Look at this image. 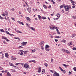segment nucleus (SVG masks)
Instances as JSON below:
<instances>
[{
    "label": "nucleus",
    "mask_w": 76,
    "mask_h": 76,
    "mask_svg": "<svg viewBox=\"0 0 76 76\" xmlns=\"http://www.w3.org/2000/svg\"><path fill=\"white\" fill-rule=\"evenodd\" d=\"M72 50H76V48H72Z\"/></svg>",
    "instance_id": "3c124183"
},
{
    "label": "nucleus",
    "mask_w": 76,
    "mask_h": 76,
    "mask_svg": "<svg viewBox=\"0 0 76 76\" xmlns=\"http://www.w3.org/2000/svg\"><path fill=\"white\" fill-rule=\"evenodd\" d=\"M27 10L29 13H31V8L29 7H28L27 9Z\"/></svg>",
    "instance_id": "f8f14e48"
},
{
    "label": "nucleus",
    "mask_w": 76,
    "mask_h": 76,
    "mask_svg": "<svg viewBox=\"0 0 76 76\" xmlns=\"http://www.w3.org/2000/svg\"><path fill=\"white\" fill-rule=\"evenodd\" d=\"M43 6L45 9H47V6H46V5H43Z\"/></svg>",
    "instance_id": "b1692460"
},
{
    "label": "nucleus",
    "mask_w": 76,
    "mask_h": 76,
    "mask_svg": "<svg viewBox=\"0 0 76 76\" xmlns=\"http://www.w3.org/2000/svg\"><path fill=\"white\" fill-rule=\"evenodd\" d=\"M27 42H23L21 43L22 45H26L27 44Z\"/></svg>",
    "instance_id": "dca6fc26"
},
{
    "label": "nucleus",
    "mask_w": 76,
    "mask_h": 76,
    "mask_svg": "<svg viewBox=\"0 0 76 76\" xmlns=\"http://www.w3.org/2000/svg\"><path fill=\"white\" fill-rule=\"evenodd\" d=\"M0 19H3V18L1 17V16H0Z\"/></svg>",
    "instance_id": "8fccbe9b"
},
{
    "label": "nucleus",
    "mask_w": 76,
    "mask_h": 76,
    "mask_svg": "<svg viewBox=\"0 0 76 76\" xmlns=\"http://www.w3.org/2000/svg\"><path fill=\"white\" fill-rule=\"evenodd\" d=\"M7 75V76H11L12 75L11 74L9 73V72H8Z\"/></svg>",
    "instance_id": "a211bd4d"
},
{
    "label": "nucleus",
    "mask_w": 76,
    "mask_h": 76,
    "mask_svg": "<svg viewBox=\"0 0 76 76\" xmlns=\"http://www.w3.org/2000/svg\"><path fill=\"white\" fill-rule=\"evenodd\" d=\"M2 15L3 16H6V14L5 13H4L2 14Z\"/></svg>",
    "instance_id": "ea45409f"
},
{
    "label": "nucleus",
    "mask_w": 76,
    "mask_h": 76,
    "mask_svg": "<svg viewBox=\"0 0 76 76\" xmlns=\"http://www.w3.org/2000/svg\"><path fill=\"white\" fill-rule=\"evenodd\" d=\"M45 66H46V67H47V66H48V64H47V63H45L44 64Z\"/></svg>",
    "instance_id": "f704fd0d"
},
{
    "label": "nucleus",
    "mask_w": 76,
    "mask_h": 76,
    "mask_svg": "<svg viewBox=\"0 0 76 76\" xmlns=\"http://www.w3.org/2000/svg\"><path fill=\"white\" fill-rule=\"evenodd\" d=\"M45 69L42 70V74H44L45 73Z\"/></svg>",
    "instance_id": "6ab92c4d"
},
{
    "label": "nucleus",
    "mask_w": 76,
    "mask_h": 76,
    "mask_svg": "<svg viewBox=\"0 0 76 76\" xmlns=\"http://www.w3.org/2000/svg\"><path fill=\"white\" fill-rule=\"evenodd\" d=\"M61 51H64V52L65 51V49H61Z\"/></svg>",
    "instance_id": "a19ab883"
},
{
    "label": "nucleus",
    "mask_w": 76,
    "mask_h": 76,
    "mask_svg": "<svg viewBox=\"0 0 76 76\" xmlns=\"http://www.w3.org/2000/svg\"><path fill=\"white\" fill-rule=\"evenodd\" d=\"M56 31L58 34H60V32L58 31V29H57V30Z\"/></svg>",
    "instance_id": "a878e982"
},
{
    "label": "nucleus",
    "mask_w": 76,
    "mask_h": 76,
    "mask_svg": "<svg viewBox=\"0 0 76 76\" xmlns=\"http://www.w3.org/2000/svg\"><path fill=\"white\" fill-rule=\"evenodd\" d=\"M39 69L38 70V73H41V67L40 66H39Z\"/></svg>",
    "instance_id": "9b49d317"
},
{
    "label": "nucleus",
    "mask_w": 76,
    "mask_h": 76,
    "mask_svg": "<svg viewBox=\"0 0 76 76\" xmlns=\"http://www.w3.org/2000/svg\"><path fill=\"white\" fill-rule=\"evenodd\" d=\"M3 43H4V44H5L7 43L4 41H3Z\"/></svg>",
    "instance_id": "338daca9"
},
{
    "label": "nucleus",
    "mask_w": 76,
    "mask_h": 76,
    "mask_svg": "<svg viewBox=\"0 0 76 76\" xmlns=\"http://www.w3.org/2000/svg\"><path fill=\"white\" fill-rule=\"evenodd\" d=\"M62 65H63V66H66V67H69V65H66L64 64H62Z\"/></svg>",
    "instance_id": "72a5a7b5"
},
{
    "label": "nucleus",
    "mask_w": 76,
    "mask_h": 76,
    "mask_svg": "<svg viewBox=\"0 0 76 76\" xmlns=\"http://www.w3.org/2000/svg\"><path fill=\"white\" fill-rule=\"evenodd\" d=\"M2 38L3 39H5L7 41H9V40L7 39V38L6 37H3V36H2Z\"/></svg>",
    "instance_id": "0eeeda50"
},
{
    "label": "nucleus",
    "mask_w": 76,
    "mask_h": 76,
    "mask_svg": "<svg viewBox=\"0 0 76 76\" xmlns=\"http://www.w3.org/2000/svg\"><path fill=\"white\" fill-rule=\"evenodd\" d=\"M69 9H70L71 7V6L69 5L68 7H67Z\"/></svg>",
    "instance_id": "4d7b16f0"
},
{
    "label": "nucleus",
    "mask_w": 76,
    "mask_h": 76,
    "mask_svg": "<svg viewBox=\"0 0 76 76\" xmlns=\"http://www.w3.org/2000/svg\"><path fill=\"white\" fill-rule=\"evenodd\" d=\"M44 44H45V42H40L39 43V45H44Z\"/></svg>",
    "instance_id": "1a4fd4ad"
},
{
    "label": "nucleus",
    "mask_w": 76,
    "mask_h": 76,
    "mask_svg": "<svg viewBox=\"0 0 76 76\" xmlns=\"http://www.w3.org/2000/svg\"><path fill=\"white\" fill-rule=\"evenodd\" d=\"M6 34H8V35H10L11 36H12V35L14 36V35L13 34H11L10 33H9V32H8L7 31H5Z\"/></svg>",
    "instance_id": "39448f33"
},
{
    "label": "nucleus",
    "mask_w": 76,
    "mask_h": 76,
    "mask_svg": "<svg viewBox=\"0 0 76 76\" xmlns=\"http://www.w3.org/2000/svg\"><path fill=\"white\" fill-rule=\"evenodd\" d=\"M73 70H74V71H75V72H76V67H74L73 68Z\"/></svg>",
    "instance_id": "4c0bfd02"
},
{
    "label": "nucleus",
    "mask_w": 76,
    "mask_h": 76,
    "mask_svg": "<svg viewBox=\"0 0 76 76\" xmlns=\"http://www.w3.org/2000/svg\"><path fill=\"white\" fill-rule=\"evenodd\" d=\"M22 65L23 66H24V68L25 69H28L29 67V65L28 64H22Z\"/></svg>",
    "instance_id": "f03ea898"
},
{
    "label": "nucleus",
    "mask_w": 76,
    "mask_h": 76,
    "mask_svg": "<svg viewBox=\"0 0 76 76\" xmlns=\"http://www.w3.org/2000/svg\"><path fill=\"white\" fill-rule=\"evenodd\" d=\"M60 15V14H59V15ZM59 15V16H58V18H56V19L57 20L58 19V18H60V16Z\"/></svg>",
    "instance_id": "c9c22d12"
},
{
    "label": "nucleus",
    "mask_w": 76,
    "mask_h": 76,
    "mask_svg": "<svg viewBox=\"0 0 76 76\" xmlns=\"http://www.w3.org/2000/svg\"><path fill=\"white\" fill-rule=\"evenodd\" d=\"M50 1L51 2H52L53 3V4H55V2H54V1H53V0H51Z\"/></svg>",
    "instance_id": "2f4dec72"
},
{
    "label": "nucleus",
    "mask_w": 76,
    "mask_h": 76,
    "mask_svg": "<svg viewBox=\"0 0 76 76\" xmlns=\"http://www.w3.org/2000/svg\"><path fill=\"white\" fill-rule=\"evenodd\" d=\"M64 8L65 10L66 11V12H67V11H69V9L68 7H66L64 6Z\"/></svg>",
    "instance_id": "6e6552de"
},
{
    "label": "nucleus",
    "mask_w": 76,
    "mask_h": 76,
    "mask_svg": "<svg viewBox=\"0 0 76 76\" xmlns=\"http://www.w3.org/2000/svg\"><path fill=\"white\" fill-rule=\"evenodd\" d=\"M72 8H75V5H73L72 6Z\"/></svg>",
    "instance_id": "e2e57ef3"
},
{
    "label": "nucleus",
    "mask_w": 76,
    "mask_h": 76,
    "mask_svg": "<svg viewBox=\"0 0 76 76\" xmlns=\"http://www.w3.org/2000/svg\"><path fill=\"white\" fill-rule=\"evenodd\" d=\"M23 52L24 53V54H27V53H28V52H29V51H23Z\"/></svg>",
    "instance_id": "4be33fe9"
},
{
    "label": "nucleus",
    "mask_w": 76,
    "mask_h": 76,
    "mask_svg": "<svg viewBox=\"0 0 76 76\" xmlns=\"http://www.w3.org/2000/svg\"><path fill=\"white\" fill-rule=\"evenodd\" d=\"M56 38H60V37H59V36H56Z\"/></svg>",
    "instance_id": "603ef678"
},
{
    "label": "nucleus",
    "mask_w": 76,
    "mask_h": 76,
    "mask_svg": "<svg viewBox=\"0 0 76 76\" xmlns=\"http://www.w3.org/2000/svg\"><path fill=\"white\" fill-rule=\"evenodd\" d=\"M12 19L13 20H15V19L13 18H12Z\"/></svg>",
    "instance_id": "49530a36"
},
{
    "label": "nucleus",
    "mask_w": 76,
    "mask_h": 76,
    "mask_svg": "<svg viewBox=\"0 0 76 76\" xmlns=\"http://www.w3.org/2000/svg\"><path fill=\"white\" fill-rule=\"evenodd\" d=\"M18 33H20V34H22V32L20 31H19Z\"/></svg>",
    "instance_id": "bf43d9fd"
},
{
    "label": "nucleus",
    "mask_w": 76,
    "mask_h": 76,
    "mask_svg": "<svg viewBox=\"0 0 76 76\" xmlns=\"http://www.w3.org/2000/svg\"><path fill=\"white\" fill-rule=\"evenodd\" d=\"M59 15V13H57V14H56V16H57V17H58V15Z\"/></svg>",
    "instance_id": "79ce46f5"
},
{
    "label": "nucleus",
    "mask_w": 76,
    "mask_h": 76,
    "mask_svg": "<svg viewBox=\"0 0 76 76\" xmlns=\"http://www.w3.org/2000/svg\"><path fill=\"white\" fill-rule=\"evenodd\" d=\"M1 32H5V31L3 29H1L0 30Z\"/></svg>",
    "instance_id": "cd10ccee"
},
{
    "label": "nucleus",
    "mask_w": 76,
    "mask_h": 76,
    "mask_svg": "<svg viewBox=\"0 0 76 76\" xmlns=\"http://www.w3.org/2000/svg\"><path fill=\"white\" fill-rule=\"evenodd\" d=\"M26 19L29 22H31V18L29 17H26Z\"/></svg>",
    "instance_id": "423d86ee"
},
{
    "label": "nucleus",
    "mask_w": 76,
    "mask_h": 76,
    "mask_svg": "<svg viewBox=\"0 0 76 76\" xmlns=\"http://www.w3.org/2000/svg\"><path fill=\"white\" fill-rule=\"evenodd\" d=\"M61 42H66V40L63 39L61 40Z\"/></svg>",
    "instance_id": "c756f323"
},
{
    "label": "nucleus",
    "mask_w": 76,
    "mask_h": 76,
    "mask_svg": "<svg viewBox=\"0 0 76 76\" xmlns=\"http://www.w3.org/2000/svg\"><path fill=\"white\" fill-rule=\"evenodd\" d=\"M23 52H21V53H20V56H22V55H23Z\"/></svg>",
    "instance_id": "a18cd8bd"
},
{
    "label": "nucleus",
    "mask_w": 76,
    "mask_h": 76,
    "mask_svg": "<svg viewBox=\"0 0 76 76\" xmlns=\"http://www.w3.org/2000/svg\"><path fill=\"white\" fill-rule=\"evenodd\" d=\"M41 48L42 50H44V47H43V46H41Z\"/></svg>",
    "instance_id": "09e8293b"
},
{
    "label": "nucleus",
    "mask_w": 76,
    "mask_h": 76,
    "mask_svg": "<svg viewBox=\"0 0 76 76\" xmlns=\"http://www.w3.org/2000/svg\"><path fill=\"white\" fill-rule=\"evenodd\" d=\"M11 10L13 12V11L15 10V9H14V8H12V9H11Z\"/></svg>",
    "instance_id": "de8ad7c7"
},
{
    "label": "nucleus",
    "mask_w": 76,
    "mask_h": 76,
    "mask_svg": "<svg viewBox=\"0 0 76 76\" xmlns=\"http://www.w3.org/2000/svg\"><path fill=\"white\" fill-rule=\"evenodd\" d=\"M64 52H65L66 53L68 54H70V52L68 51V50H65Z\"/></svg>",
    "instance_id": "2eb2a0df"
},
{
    "label": "nucleus",
    "mask_w": 76,
    "mask_h": 76,
    "mask_svg": "<svg viewBox=\"0 0 76 76\" xmlns=\"http://www.w3.org/2000/svg\"><path fill=\"white\" fill-rule=\"evenodd\" d=\"M53 76H59L60 75H59V74L55 72H54V74H53Z\"/></svg>",
    "instance_id": "7ed1b4c3"
},
{
    "label": "nucleus",
    "mask_w": 76,
    "mask_h": 76,
    "mask_svg": "<svg viewBox=\"0 0 76 76\" xmlns=\"http://www.w3.org/2000/svg\"><path fill=\"white\" fill-rule=\"evenodd\" d=\"M59 68L60 69V70H61V71H63V69H62V68H61V67H59Z\"/></svg>",
    "instance_id": "c03bdc74"
},
{
    "label": "nucleus",
    "mask_w": 76,
    "mask_h": 76,
    "mask_svg": "<svg viewBox=\"0 0 76 76\" xmlns=\"http://www.w3.org/2000/svg\"><path fill=\"white\" fill-rule=\"evenodd\" d=\"M5 73H7L9 72H8V71L7 70H6L5 71H4Z\"/></svg>",
    "instance_id": "58836bf2"
},
{
    "label": "nucleus",
    "mask_w": 76,
    "mask_h": 76,
    "mask_svg": "<svg viewBox=\"0 0 76 76\" xmlns=\"http://www.w3.org/2000/svg\"><path fill=\"white\" fill-rule=\"evenodd\" d=\"M5 55L6 57L7 58H8V56H9V54H8V53H5Z\"/></svg>",
    "instance_id": "ddd939ff"
},
{
    "label": "nucleus",
    "mask_w": 76,
    "mask_h": 76,
    "mask_svg": "<svg viewBox=\"0 0 76 76\" xmlns=\"http://www.w3.org/2000/svg\"><path fill=\"white\" fill-rule=\"evenodd\" d=\"M35 51H36V50H35V49H34L33 50H31V53H35Z\"/></svg>",
    "instance_id": "412c9836"
},
{
    "label": "nucleus",
    "mask_w": 76,
    "mask_h": 76,
    "mask_svg": "<svg viewBox=\"0 0 76 76\" xmlns=\"http://www.w3.org/2000/svg\"><path fill=\"white\" fill-rule=\"evenodd\" d=\"M72 45V42H70L68 44V45H69V46H70V45Z\"/></svg>",
    "instance_id": "f3484780"
},
{
    "label": "nucleus",
    "mask_w": 76,
    "mask_h": 76,
    "mask_svg": "<svg viewBox=\"0 0 76 76\" xmlns=\"http://www.w3.org/2000/svg\"><path fill=\"white\" fill-rule=\"evenodd\" d=\"M50 38H53V36H52V35H50Z\"/></svg>",
    "instance_id": "052dcab7"
},
{
    "label": "nucleus",
    "mask_w": 76,
    "mask_h": 76,
    "mask_svg": "<svg viewBox=\"0 0 76 76\" xmlns=\"http://www.w3.org/2000/svg\"><path fill=\"white\" fill-rule=\"evenodd\" d=\"M69 74H72V72L69 71Z\"/></svg>",
    "instance_id": "69168bd1"
},
{
    "label": "nucleus",
    "mask_w": 76,
    "mask_h": 76,
    "mask_svg": "<svg viewBox=\"0 0 76 76\" xmlns=\"http://www.w3.org/2000/svg\"><path fill=\"white\" fill-rule=\"evenodd\" d=\"M19 48H23V47L21 46H20L19 47Z\"/></svg>",
    "instance_id": "37998d69"
},
{
    "label": "nucleus",
    "mask_w": 76,
    "mask_h": 76,
    "mask_svg": "<svg viewBox=\"0 0 76 76\" xmlns=\"http://www.w3.org/2000/svg\"><path fill=\"white\" fill-rule=\"evenodd\" d=\"M50 29H53L54 30V29H55V27L54 26H50Z\"/></svg>",
    "instance_id": "20e7f679"
},
{
    "label": "nucleus",
    "mask_w": 76,
    "mask_h": 76,
    "mask_svg": "<svg viewBox=\"0 0 76 76\" xmlns=\"http://www.w3.org/2000/svg\"><path fill=\"white\" fill-rule=\"evenodd\" d=\"M64 7V5H62L60 6V9H61V8H63Z\"/></svg>",
    "instance_id": "7c9ffc66"
},
{
    "label": "nucleus",
    "mask_w": 76,
    "mask_h": 76,
    "mask_svg": "<svg viewBox=\"0 0 76 76\" xmlns=\"http://www.w3.org/2000/svg\"><path fill=\"white\" fill-rule=\"evenodd\" d=\"M76 36V34H73L72 36V38H73V37H75V36Z\"/></svg>",
    "instance_id": "c85d7f7f"
},
{
    "label": "nucleus",
    "mask_w": 76,
    "mask_h": 76,
    "mask_svg": "<svg viewBox=\"0 0 76 76\" xmlns=\"http://www.w3.org/2000/svg\"><path fill=\"white\" fill-rule=\"evenodd\" d=\"M48 8H50V9H51V5H50L48 7Z\"/></svg>",
    "instance_id": "5fc2aeb1"
},
{
    "label": "nucleus",
    "mask_w": 76,
    "mask_h": 76,
    "mask_svg": "<svg viewBox=\"0 0 76 76\" xmlns=\"http://www.w3.org/2000/svg\"><path fill=\"white\" fill-rule=\"evenodd\" d=\"M76 3L74 1H72V3Z\"/></svg>",
    "instance_id": "680f3d73"
},
{
    "label": "nucleus",
    "mask_w": 76,
    "mask_h": 76,
    "mask_svg": "<svg viewBox=\"0 0 76 76\" xmlns=\"http://www.w3.org/2000/svg\"><path fill=\"white\" fill-rule=\"evenodd\" d=\"M73 18H74V19H76V16H73Z\"/></svg>",
    "instance_id": "6e6d98bb"
},
{
    "label": "nucleus",
    "mask_w": 76,
    "mask_h": 76,
    "mask_svg": "<svg viewBox=\"0 0 76 76\" xmlns=\"http://www.w3.org/2000/svg\"><path fill=\"white\" fill-rule=\"evenodd\" d=\"M50 46H49L48 45H46L45 46V49L46 51H48V52H49L50 51V49H49V48H50Z\"/></svg>",
    "instance_id": "f257e3e1"
},
{
    "label": "nucleus",
    "mask_w": 76,
    "mask_h": 76,
    "mask_svg": "<svg viewBox=\"0 0 76 76\" xmlns=\"http://www.w3.org/2000/svg\"><path fill=\"white\" fill-rule=\"evenodd\" d=\"M15 64V65H16V66H18V64H22V63H16Z\"/></svg>",
    "instance_id": "5701e85b"
},
{
    "label": "nucleus",
    "mask_w": 76,
    "mask_h": 76,
    "mask_svg": "<svg viewBox=\"0 0 76 76\" xmlns=\"http://www.w3.org/2000/svg\"><path fill=\"white\" fill-rule=\"evenodd\" d=\"M42 19H46L47 18L45 17H42Z\"/></svg>",
    "instance_id": "473e14b6"
},
{
    "label": "nucleus",
    "mask_w": 76,
    "mask_h": 76,
    "mask_svg": "<svg viewBox=\"0 0 76 76\" xmlns=\"http://www.w3.org/2000/svg\"><path fill=\"white\" fill-rule=\"evenodd\" d=\"M30 29L33 30V31H35V29L34 28V27H30Z\"/></svg>",
    "instance_id": "4468645a"
},
{
    "label": "nucleus",
    "mask_w": 76,
    "mask_h": 76,
    "mask_svg": "<svg viewBox=\"0 0 76 76\" xmlns=\"http://www.w3.org/2000/svg\"><path fill=\"white\" fill-rule=\"evenodd\" d=\"M11 60H16V57L13 58V56H12L11 57Z\"/></svg>",
    "instance_id": "9d476101"
},
{
    "label": "nucleus",
    "mask_w": 76,
    "mask_h": 76,
    "mask_svg": "<svg viewBox=\"0 0 76 76\" xmlns=\"http://www.w3.org/2000/svg\"><path fill=\"white\" fill-rule=\"evenodd\" d=\"M53 59L51 58V61L52 63H53Z\"/></svg>",
    "instance_id": "0e129e2a"
},
{
    "label": "nucleus",
    "mask_w": 76,
    "mask_h": 76,
    "mask_svg": "<svg viewBox=\"0 0 76 76\" xmlns=\"http://www.w3.org/2000/svg\"><path fill=\"white\" fill-rule=\"evenodd\" d=\"M50 72H51L52 73H53V70H50Z\"/></svg>",
    "instance_id": "774afa93"
},
{
    "label": "nucleus",
    "mask_w": 76,
    "mask_h": 76,
    "mask_svg": "<svg viewBox=\"0 0 76 76\" xmlns=\"http://www.w3.org/2000/svg\"><path fill=\"white\" fill-rule=\"evenodd\" d=\"M18 22H19V23H20V24H21V25H24V24L23 22H20L19 21H18Z\"/></svg>",
    "instance_id": "aec40b11"
},
{
    "label": "nucleus",
    "mask_w": 76,
    "mask_h": 76,
    "mask_svg": "<svg viewBox=\"0 0 76 76\" xmlns=\"http://www.w3.org/2000/svg\"><path fill=\"white\" fill-rule=\"evenodd\" d=\"M30 62H34V63H35V61H34V60L31 61H30Z\"/></svg>",
    "instance_id": "864d4df0"
},
{
    "label": "nucleus",
    "mask_w": 76,
    "mask_h": 76,
    "mask_svg": "<svg viewBox=\"0 0 76 76\" xmlns=\"http://www.w3.org/2000/svg\"><path fill=\"white\" fill-rule=\"evenodd\" d=\"M5 15H6V16H8V14H9V13H8V12H7V11H5Z\"/></svg>",
    "instance_id": "393cba45"
},
{
    "label": "nucleus",
    "mask_w": 76,
    "mask_h": 76,
    "mask_svg": "<svg viewBox=\"0 0 76 76\" xmlns=\"http://www.w3.org/2000/svg\"><path fill=\"white\" fill-rule=\"evenodd\" d=\"M38 17L39 19L40 20V19H41V16L39 15H38Z\"/></svg>",
    "instance_id": "e433bc0d"
},
{
    "label": "nucleus",
    "mask_w": 76,
    "mask_h": 76,
    "mask_svg": "<svg viewBox=\"0 0 76 76\" xmlns=\"http://www.w3.org/2000/svg\"><path fill=\"white\" fill-rule=\"evenodd\" d=\"M58 40L56 39H55V41H56V42H57L58 41Z\"/></svg>",
    "instance_id": "13d9d810"
},
{
    "label": "nucleus",
    "mask_w": 76,
    "mask_h": 76,
    "mask_svg": "<svg viewBox=\"0 0 76 76\" xmlns=\"http://www.w3.org/2000/svg\"><path fill=\"white\" fill-rule=\"evenodd\" d=\"M9 64L10 65V66H14V65H13V64L11 63H9Z\"/></svg>",
    "instance_id": "bb28decb"
}]
</instances>
